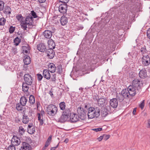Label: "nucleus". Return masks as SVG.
Masks as SVG:
<instances>
[{
    "label": "nucleus",
    "mask_w": 150,
    "mask_h": 150,
    "mask_svg": "<svg viewBox=\"0 0 150 150\" xmlns=\"http://www.w3.org/2000/svg\"><path fill=\"white\" fill-rule=\"evenodd\" d=\"M50 144V142H48L46 141V142L45 144V147H47Z\"/></svg>",
    "instance_id": "nucleus-60"
},
{
    "label": "nucleus",
    "mask_w": 150,
    "mask_h": 150,
    "mask_svg": "<svg viewBox=\"0 0 150 150\" xmlns=\"http://www.w3.org/2000/svg\"><path fill=\"white\" fill-rule=\"evenodd\" d=\"M44 111L43 110H41L40 111V114L42 116V117H43V115L44 114Z\"/></svg>",
    "instance_id": "nucleus-62"
},
{
    "label": "nucleus",
    "mask_w": 150,
    "mask_h": 150,
    "mask_svg": "<svg viewBox=\"0 0 150 150\" xmlns=\"http://www.w3.org/2000/svg\"><path fill=\"white\" fill-rule=\"evenodd\" d=\"M4 3L3 1H1V11L3 10L4 7Z\"/></svg>",
    "instance_id": "nucleus-51"
},
{
    "label": "nucleus",
    "mask_w": 150,
    "mask_h": 150,
    "mask_svg": "<svg viewBox=\"0 0 150 150\" xmlns=\"http://www.w3.org/2000/svg\"><path fill=\"white\" fill-rule=\"evenodd\" d=\"M86 111L84 110L83 108H80L78 110V115L80 119L83 120L86 118Z\"/></svg>",
    "instance_id": "nucleus-9"
},
{
    "label": "nucleus",
    "mask_w": 150,
    "mask_h": 150,
    "mask_svg": "<svg viewBox=\"0 0 150 150\" xmlns=\"http://www.w3.org/2000/svg\"><path fill=\"white\" fill-rule=\"evenodd\" d=\"M103 136H100L98 138H97V139L99 141H100L103 139Z\"/></svg>",
    "instance_id": "nucleus-56"
},
{
    "label": "nucleus",
    "mask_w": 150,
    "mask_h": 150,
    "mask_svg": "<svg viewBox=\"0 0 150 150\" xmlns=\"http://www.w3.org/2000/svg\"><path fill=\"white\" fill-rule=\"evenodd\" d=\"M35 130V128L34 127L29 129H27V131L29 133L31 134L34 133Z\"/></svg>",
    "instance_id": "nucleus-39"
},
{
    "label": "nucleus",
    "mask_w": 150,
    "mask_h": 150,
    "mask_svg": "<svg viewBox=\"0 0 150 150\" xmlns=\"http://www.w3.org/2000/svg\"><path fill=\"white\" fill-rule=\"evenodd\" d=\"M141 53L142 54V56L144 55V54H148L149 52V51L146 49V47L145 46H144L143 47H142L140 50Z\"/></svg>",
    "instance_id": "nucleus-24"
},
{
    "label": "nucleus",
    "mask_w": 150,
    "mask_h": 150,
    "mask_svg": "<svg viewBox=\"0 0 150 150\" xmlns=\"http://www.w3.org/2000/svg\"><path fill=\"white\" fill-rule=\"evenodd\" d=\"M25 130L22 126H20L19 127V132L20 134L22 135L24 133Z\"/></svg>",
    "instance_id": "nucleus-40"
},
{
    "label": "nucleus",
    "mask_w": 150,
    "mask_h": 150,
    "mask_svg": "<svg viewBox=\"0 0 150 150\" xmlns=\"http://www.w3.org/2000/svg\"><path fill=\"white\" fill-rule=\"evenodd\" d=\"M99 98V96L97 94H95L93 96V99L95 101H97Z\"/></svg>",
    "instance_id": "nucleus-42"
},
{
    "label": "nucleus",
    "mask_w": 150,
    "mask_h": 150,
    "mask_svg": "<svg viewBox=\"0 0 150 150\" xmlns=\"http://www.w3.org/2000/svg\"><path fill=\"white\" fill-rule=\"evenodd\" d=\"M111 110V107L109 105L106 106L104 108V111H105V113L103 116H106L108 113V112H110Z\"/></svg>",
    "instance_id": "nucleus-33"
},
{
    "label": "nucleus",
    "mask_w": 150,
    "mask_h": 150,
    "mask_svg": "<svg viewBox=\"0 0 150 150\" xmlns=\"http://www.w3.org/2000/svg\"><path fill=\"white\" fill-rule=\"evenodd\" d=\"M15 30V27H13L12 26L10 27L9 29V32L11 33H13Z\"/></svg>",
    "instance_id": "nucleus-47"
},
{
    "label": "nucleus",
    "mask_w": 150,
    "mask_h": 150,
    "mask_svg": "<svg viewBox=\"0 0 150 150\" xmlns=\"http://www.w3.org/2000/svg\"><path fill=\"white\" fill-rule=\"evenodd\" d=\"M141 83L139 80L137 79H135L132 81L131 85L140 91Z\"/></svg>",
    "instance_id": "nucleus-12"
},
{
    "label": "nucleus",
    "mask_w": 150,
    "mask_h": 150,
    "mask_svg": "<svg viewBox=\"0 0 150 150\" xmlns=\"http://www.w3.org/2000/svg\"><path fill=\"white\" fill-rule=\"evenodd\" d=\"M25 82L23 83H27L28 85H31L33 83L32 77L29 74H25L23 76Z\"/></svg>",
    "instance_id": "nucleus-7"
},
{
    "label": "nucleus",
    "mask_w": 150,
    "mask_h": 150,
    "mask_svg": "<svg viewBox=\"0 0 150 150\" xmlns=\"http://www.w3.org/2000/svg\"><path fill=\"white\" fill-rule=\"evenodd\" d=\"M70 117L65 115L62 114L59 119V121L61 123H64L66 121H69Z\"/></svg>",
    "instance_id": "nucleus-18"
},
{
    "label": "nucleus",
    "mask_w": 150,
    "mask_h": 150,
    "mask_svg": "<svg viewBox=\"0 0 150 150\" xmlns=\"http://www.w3.org/2000/svg\"><path fill=\"white\" fill-rule=\"evenodd\" d=\"M59 106L61 110H64L65 109V104L64 102H62L59 104Z\"/></svg>",
    "instance_id": "nucleus-38"
},
{
    "label": "nucleus",
    "mask_w": 150,
    "mask_h": 150,
    "mask_svg": "<svg viewBox=\"0 0 150 150\" xmlns=\"http://www.w3.org/2000/svg\"><path fill=\"white\" fill-rule=\"evenodd\" d=\"M6 19L4 18H1V25H4L6 22Z\"/></svg>",
    "instance_id": "nucleus-45"
},
{
    "label": "nucleus",
    "mask_w": 150,
    "mask_h": 150,
    "mask_svg": "<svg viewBox=\"0 0 150 150\" xmlns=\"http://www.w3.org/2000/svg\"><path fill=\"white\" fill-rule=\"evenodd\" d=\"M80 119L78 115L73 114L70 117L69 121L71 122H76L79 121Z\"/></svg>",
    "instance_id": "nucleus-16"
},
{
    "label": "nucleus",
    "mask_w": 150,
    "mask_h": 150,
    "mask_svg": "<svg viewBox=\"0 0 150 150\" xmlns=\"http://www.w3.org/2000/svg\"><path fill=\"white\" fill-rule=\"evenodd\" d=\"M21 142L20 138L17 136H13L11 140V144L16 146L19 145Z\"/></svg>",
    "instance_id": "nucleus-10"
},
{
    "label": "nucleus",
    "mask_w": 150,
    "mask_h": 150,
    "mask_svg": "<svg viewBox=\"0 0 150 150\" xmlns=\"http://www.w3.org/2000/svg\"><path fill=\"white\" fill-rule=\"evenodd\" d=\"M100 114V109L98 107H90L88 110L87 115L89 119H92L95 117H98Z\"/></svg>",
    "instance_id": "nucleus-2"
},
{
    "label": "nucleus",
    "mask_w": 150,
    "mask_h": 150,
    "mask_svg": "<svg viewBox=\"0 0 150 150\" xmlns=\"http://www.w3.org/2000/svg\"><path fill=\"white\" fill-rule=\"evenodd\" d=\"M131 97L134 96L137 93H139L140 91L134 87L132 85H129L127 88Z\"/></svg>",
    "instance_id": "nucleus-5"
},
{
    "label": "nucleus",
    "mask_w": 150,
    "mask_h": 150,
    "mask_svg": "<svg viewBox=\"0 0 150 150\" xmlns=\"http://www.w3.org/2000/svg\"><path fill=\"white\" fill-rule=\"evenodd\" d=\"M23 60L24 63L25 65H28L31 62V59L30 57L28 55H25L24 56Z\"/></svg>",
    "instance_id": "nucleus-25"
},
{
    "label": "nucleus",
    "mask_w": 150,
    "mask_h": 150,
    "mask_svg": "<svg viewBox=\"0 0 150 150\" xmlns=\"http://www.w3.org/2000/svg\"><path fill=\"white\" fill-rule=\"evenodd\" d=\"M15 146L10 145L8 147V150H16Z\"/></svg>",
    "instance_id": "nucleus-46"
},
{
    "label": "nucleus",
    "mask_w": 150,
    "mask_h": 150,
    "mask_svg": "<svg viewBox=\"0 0 150 150\" xmlns=\"http://www.w3.org/2000/svg\"><path fill=\"white\" fill-rule=\"evenodd\" d=\"M48 70L51 73H54L55 71L56 67L54 64L52 63H50L48 65Z\"/></svg>",
    "instance_id": "nucleus-21"
},
{
    "label": "nucleus",
    "mask_w": 150,
    "mask_h": 150,
    "mask_svg": "<svg viewBox=\"0 0 150 150\" xmlns=\"http://www.w3.org/2000/svg\"><path fill=\"white\" fill-rule=\"evenodd\" d=\"M48 47L50 49H54L55 44L54 41L52 39L49 40L47 42Z\"/></svg>",
    "instance_id": "nucleus-23"
},
{
    "label": "nucleus",
    "mask_w": 150,
    "mask_h": 150,
    "mask_svg": "<svg viewBox=\"0 0 150 150\" xmlns=\"http://www.w3.org/2000/svg\"><path fill=\"white\" fill-rule=\"evenodd\" d=\"M67 9V4L64 3L60 5L59 7V10L61 13L63 14H66Z\"/></svg>",
    "instance_id": "nucleus-11"
},
{
    "label": "nucleus",
    "mask_w": 150,
    "mask_h": 150,
    "mask_svg": "<svg viewBox=\"0 0 150 150\" xmlns=\"http://www.w3.org/2000/svg\"><path fill=\"white\" fill-rule=\"evenodd\" d=\"M136 108H134L133 111V115H135L136 114Z\"/></svg>",
    "instance_id": "nucleus-63"
},
{
    "label": "nucleus",
    "mask_w": 150,
    "mask_h": 150,
    "mask_svg": "<svg viewBox=\"0 0 150 150\" xmlns=\"http://www.w3.org/2000/svg\"><path fill=\"white\" fill-rule=\"evenodd\" d=\"M102 128H95L92 129V130L96 132H98V131H100L102 130Z\"/></svg>",
    "instance_id": "nucleus-52"
},
{
    "label": "nucleus",
    "mask_w": 150,
    "mask_h": 150,
    "mask_svg": "<svg viewBox=\"0 0 150 150\" xmlns=\"http://www.w3.org/2000/svg\"><path fill=\"white\" fill-rule=\"evenodd\" d=\"M131 97L128 90L126 88L122 90L121 93L117 94V98L120 102H123L125 99H128L130 98Z\"/></svg>",
    "instance_id": "nucleus-3"
},
{
    "label": "nucleus",
    "mask_w": 150,
    "mask_h": 150,
    "mask_svg": "<svg viewBox=\"0 0 150 150\" xmlns=\"http://www.w3.org/2000/svg\"><path fill=\"white\" fill-rule=\"evenodd\" d=\"M32 147L28 143L23 142L22 146H21L20 150H31Z\"/></svg>",
    "instance_id": "nucleus-14"
},
{
    "label": "nucleus",
    "mask_w": 150,
    "mask_h": 150,
    "mask_svg": "<svg viewBox=\"0 0 150 150\" xmlns=\"http://www.w3.org/2000/svg\"><path fill=\"white\" fill-rule=\"evenodd\" d=\"M38 120L42 119V116L41 115L40 113H38Z\"/></svg>",
    "instance_id": "nucleus-55"
},
{
    "label": "nucleus",
    "mask_w": 150,
    "mask_h": 150,
    "mask_svg": "<svg viewBox=\"0 0 150 150\" xmlns=\"http://www.w3.org/2000/svg\"><path fill=\"white\" fill-rule=\"evenodd\" d=\"M97 102L98 106L100 107H103L108 103L107 99L105 97L100 98Z\"/></svg>",
    "instance_id": "nucleus-8"
},
{
    "label": "nucleus",
    "mask_w": 150,
    "mask_h": 150,
    "mask_svg": "<svg viewBox=\"0 0 150 150\" xmlns=\"http://www.w3.org/2000/svg\"><path fill=\"white\" fill-rule=\"evenodd\" d=\"M40 125H42L43 124V122L42 119L38 120Z\"/></svg>",
    "instance_id": "nucleus-61"
},
{
    "label": "nucleus",
    "mask_w": 150,
    "mask_h": 150,
    "mask_svg": "<svg viewBox=\"0 0 150 150\" xmlns=\"http://www.w3.org/2000/svg\"><path fill=\"white\" fill-rule=\"evenodd\" d=\"M56 74H53L52 75L51 77L50 78V80L52 82H55L56 80Z\"/></svg>",
    "instance_id": "nucleus-41"
},
{
    "label": "nucleus",
    "mask_w": 150,
    "mask_h": 150,
    "mask_svg": "<svg viewBox=\"0 0 150 150\" xmlns=\"http://www.w3.org/2000/svg\"><path fill=\"white\" fill-rule=\"evenodd\" d=\"M29 15H31L32 17H33L34 18H36L37 17L36 13L33 11H31V14H29Z\"/></svg>",
    "instance_id": "nucleus-44"
},
{
    "label": "nucleus",
    "mask_w": 150,
    "mask_h": 150,
    "mask_svg": "<svg viewBox=\"0 0 150 150\" xmlns=\"http://www.w3.org/2000/svg\"><path fill=\"white\" fill-rule=\"evenodd\" d=\"M29 99L30 103L32 105L33 104L35 101V98L34 96L32 95H30L29 97Z\"/></svg>",
    "instance_id": "nucleus-35"
},
{
    "label": "nucleus",
    "mask_w": 150,
    "mask_h": 150,
    "mask_svg": "<svg viewBox=\"0 0 150 150\" xmlns=\"http://www.w3.org/2000/svg\"><path fill=\"white\" fill-rule=\"evenodd\" d=\"M57 72L59 74H61L63 71L62 66L61 65H59L57 67Z\"/></svg>",
    "instance_id": "nucleus-36"
},
{
    "label": "nucleus",
    "mask_w": 150,
    "mask_h": 150,
    "mask_svg": "<svg viewBox=\"0 0 150 150\" xmlns=\"http://www.w3.org/2000/svg\"><path fill=\"white\" fill-rule=\"evenodd\" d=\"M14 42L16 45H18L21 42V40L18 37L16 38L14 40Z\"/></svg>",
    "instance_id": "nucleus-43"
},
{
    "label": "nucleus",
    "mask_w": 150,
    "mask_h": 150,
    "mask_svg": "<svg viewBox=\"0 0 150 150\" xmlns=\"http://www.w3.org/2000/svg\"><path fill=\"white\" fill-rule=\"evenodd\" d=\"M58 145L59 144L57 145L56 146L52 147L50 149V150H55L58 147Z\"/></svg>",
    "instance_id": "nucleus-59"
},
{
    "label": "nucleus",
    "mask_w": 150,
    "mask_h": 150,
    "mask_svg": "<svg viewBox=\"0 0 150 150\" xmlns=\"http://www.w3.org/2000/svg\"><path fill=\"white\" fill-rule=\"evenodd\" d=\"M139 76L140 78L144 79L147 76L146 71L145 69H141L139 73Z\"/></svg>",
    "instance_id": "nucleus-19"
},
{
    "label": "nucleus",
    "mask_w": 150,
    "mask_h": 150,
    "mask_svg": "<svg viewBox=\"0 0 150 150\" xmlns=\"http://www.w3.org/2000/svg\"><path fill=\"white\" fill-rule=\"evenodd\" d=\"M37 47L38 50L41 52H45L47 50L45 45L43 43H41L38 44Z\"/></svg>",
    "instance_id": "nucleus-17"
},
{
    "label": "nucleus",
    "mask_w": 150,
    "mask_h": 150,
    "mask_svg": "<svg viewBox=\"0 0 150 150\" xmlns=\"http://www.w3.org/2000/svg\"><path fill=\"white\" fill-rule=\"evenodd\" d=\"M37 76L38 77V80L39 81H40L41 80L43 77L40 74H37Z\"/></svg>",
    "instance_id": "nucleus-49"
},
{
    "label": "nucleus",
    "mask_w": 150,
    "mask_h": 150,
    "mask_svg": "<svg viewBox=\"0 0 150 150\" xmlns=\"http://www.w3.org/2000/svg\"><path fill=\"white\" fill-rule=\"evenodd\" d=\"M27 100L26 98L25 97L23 96L21 98L20 103L22 105L25 106L26 104Z\"/></svg>",
    "instance_id": "nucleus-28"
},
{
    "label": "nucleus",
    "mask_w": 150,
    "mask_h": 150,
    "mask_svg": "<svg viewBox=\"0 0 150 150\" xmlns=\"http://www.w3.org/2000/svg\"><path fill=\"white\" fill-rule=\"evenodd\" d=\"M33 19L31 15L26 16L25 20L21 22V28L24 30H27L28 28H30L33 26Z\"/></svg>",
    "instance_id": "nucleus-1"
},
{
    "label": "nucleus",
    "mask_w": 150,
    "mask_h": 150,
    "mask_svg": "<svg viewBox=\"0 0 150 150\" xmlns=\"http://www.w3.org/2000/svg\"><path fill=\"white\" fill-rule=\"evenodd\" d=\"M60 21L62 25H64L67 23L68 19L66 17L62 16L60 19Z\"/></svg>",
    "instance_id": "nucleus-26"
},
{
    "label": "nucleus",
    "mask_w": 150,
    "mask_h": 150,
    "mask_svg": "<svg viewBox=\"0 0 150 150\" xmlns=\"http://www.w3.org/2000/svg\"><path fill=\"white\" fill-rule=\"evenodd\" d=\"M144 100L142 101V102L139 105V107L141 109H143L144 108Z\"/></svg>",
    "instance_id": "nucleus-48"
},
{
    "label": "nucleus",
    "mask_w": 150,
    "mask_h": 150,
    "mask_svg": "<svg viewBox=\"0 0 150 150\" xmlns=\"http://www.w3.org/2000/svg\"><path fill=\"white\" fill-rule=\"evenodd\" d=\"M29 88L28 85L25 83H23L22 84V89L23 91L25 93L28 92Z\"/></svg>",
    "instance_id": "nucleus-30"
},
{
    "label": "nucleus",
    "mask_w": 150,
    "mask_h": 150,
    "mask_svg": "<svg viewBox=\"0 0 150 150\" xmlns=\"http://www.w3.org/2000/svg\"><path fill=\"white\" fill-rule=\"evenodd\" d=\"M12 52H13L14 54H15L17 52V49H13L12 50Z\"/></svg>",
    "instance_id": "nucleus-64"
},
{
    "label": "nucleus",
    "mask_w": 150,
    "mask_h": 150,
    "mask_svg": "<svg viewBox=\"0 0 150 150\" xmlns=\"http://www.w3.org/2000/svg\"><path fill=\"white\" fill-rule=\"evenodd\" d=\"M15 120L16 122L18 123H19L21 121L17 117H16L15 118Z\"/></svg>",
    "instance_id": "nucleus-54"
},
{
    "label": "nucleus",
    "mask_w": 150,
    "mask_h": 150,
    "mask_svg": "<svg viewBox=\"0 0 150 150\" xmlns=\"http://www.w3.org/2000/svg\"><path fill=\"white\" fill-rule=\"evenodd\" d=\"M24 106L21 103H18L16 104V108L17 110L18 111H21L24 109Z\"/></svg>",
    "instance_id": "nucleus-31"
},
{
    "label": "nucleus",
    "mask_w": 150,
    "mask_h": 150,
    "mask_svg": "<svg viewBox=\"0 0 150 150\" xmlns=\"http://www.w3.org/2000/svg\"><path fill=\"white\" fill-rule=\"evenodd\" d=\"M43 75L44 77L47 80L50 79L51 75L48 70L44 69L43 71Z\"/></svg>",
    "instance_id": "nucleus-22"
},
{
    "label": "nucleus",
    "mask_w": 150,
    "mask_h": 150,
    "mask_svg": "<svg viewBox=\"0 0 150 150\" xmlns=\"http://www.w3.org/2000/svg\"><path fill=\"white\" fill-rule=\"evenodd\" d=\"M30 120L29 119L28 116L24 114L23 115L22 118V122L24 124H27L28 123Z\"/></svg>",
    "instance_id": "nucleus-29"
},
{
    "label": "nucleus",
    "mask_w": 150,
    "mask_h": 150,
    "mask_svg": "<svg viewBox=\"0 0 150 150\" xmlns=\"http://www.w3.org/2000/svg\"><path fill=\"white\" fill-rule=\"evenodd\" d=\"M117 98H113L110 100V104L113 108H117L118 106V102Z\"/></svg>",
    "instance_id": "nucleus-15"
},
{
    "label": "nucleus",
    "mask_w": 150,
    "mask_h": 150,
    "mask_svg": "<svg viewBox=\"0 0 150 150\" xmlns=\"http://www.w3.org/2000/svg\"><path fill=\"white\" fill-rule=\"evenodd\" d=\"M71 114V110L69 108H66L65 110L63 112L62 114L65 115H66L70 117V115Z\"/></svg>",
    "instance_id": "nucleus-32"
},
{
    "label": "nucleus",
    "mask_w": 150,
    "mask_h": 150,
    "mask_svg": "<svg viewBox=\"0 0 150 150\" xmlns=\"http://www.w3.org/2000/svg\"><path fill=\"white\" fill-rule=\"evenodd\" d=\"M30 47L29 45L26 46H23L22 47V51L23 53L24 54H28L29 52Z\"/></svg>",
    "instance_id": "nucleus-27"
},
{
    "label": "nucleus",
    "mask_w": 150,
    "mask_h": 150,
    "mask_svg": "<svg viewBox=\"0 0 150 150\" xmlns=\"http://www.w3.org/2000/svg\"><path fill=\"white\" fill-rule=\"evenodd\" d=\"M46 111L47 114L50 116H54L57 114L58 108L54 105H49L47 107Z\"/></svg>",
    "instance_id": "nucleus-4"
},
{
    "label": "nucleus",
    "mask_w": 150,
    "mask_h": 150,
    "mask_svg": "<svg viewBox=\"0 0 150 150\" xmlns=\"http://www.w3.org/2000/svg\"><path fill=\"white\" fill-rule=\"evenodd\" d=\"M43 35L45 38L50 39L52 36V32L48 30H45L43 33Z\"/></svg>",
    "instance_id": "nucleus-20"
},
{
    "label": "nucleus",
    "mask_w": 150,
    "mask_h": 150,
    "mask_svg": "<svg viewBox=\"0 0 150 150\" xmlns=\"http://www.w3.org/2000/svg\"><path fill=\"white\" fill-rule=\"evenodd\" d=\"M16 17L17 20L21 22L20 25H21V22L22 21H24V20H23V17L21 14H19L16 16Z\"/></svg>",
    "instance_id": "nucleus-37"
},
{
    "label": "nucleus",
    "mask_w": 150,
    "mask_h": 150,
    "mask_svg": "<svg viewBox=\"0 0 150 150\" xmlns=\"http://www.w3.org/2000/svg\"><path fill=\"white\" fill-rule=\"evenodd\" d=\"M142 61L143 65L145 66L149 65L150 63V52L146 55H143L142 58Z\"/></svg>",
    "instance_id": "nucleus-6"
},
{
    "label": "nucleus",
    "mask_w": 150,
    "mask_h": 150,
    "mask_svg": "<svg viewBox=\"0 0 150 150\" xmlns=\"http://www.w3.org/2000/svg\"><path fill=\"white\" fill-rule=\"evenodd\" d=\"M146 34L148 38L150 39V28L147 30Z\"/></svg>",
    "instance_id": "nucleus-50"
},
{
    "label": "nucleus",
    "mask_w": 150,
    "mask_h": 150,
    "mask_svg": "<svg viewBox=\"0 0 150 150\" xmlns=\"http://www.w3.org/2000/svg\"><path fill=\"white\" fill-rule=\"evenodd\" d=\"M103 138H104V139L105 140H107L110 137V136L109 135H103Z\"/></svg>",
    "instance_id": "nucleus-53"
},
{
    "label": "nucleus",
    "mask_w": 150,
    "mask_h": 150,
    "mask_svg": "<svg viewBox=\"0 0 150 150\" xmlns=\"http://www.w3.org/2000/svg\"><path fill=\"white\" fill-rule=\"evenodd\" d=\"M52 140V136H49L47 139V142L50 143V142Z\"/></svg>",
    "instance_id": "nucleus-57"
},
{
    "label": "nucleus",
    "mask_w": 150,
    "mask_h": 150,
    "mask_svg": "<svg viewBox=\"0 0 150 150\" xmlns=\"http://www.w3.org/2000/svg\"><path fill=\"white\" fill-rule=\"evenodd\" d=\"M53 49L49 48L46 50L45 52L47 56L50 59H52L54 55V52L53 50Z\"/></svg>",
    "instance_id": "nucleus-13"
},
{
    "label": "nucleus",
    "mask_w": 150,
    "mask_h": 150,
    "mask_svg": "<svg viewBox=\"0 0 150 150\" xmlns=\"http://www.w3.org/2000/svg\"><path fill=\"white\" fill-rule=\"evenodd\" d=\"M33 127H34L33 126V124H30L28 125V129H29Z\"/></svg>",
    "instance_id": "nucleus-58"
},
{
    "label": "nucleus",
    "mask_w": 150,
    "mask_h": 150,
    "mask_svg": "<svg viewBox=\"0 0 150 150\" xmlns=\"http://www.w3.org/2000/svg\"><path fill=\"white\" fill-rule=\"evenodd\" d=\"M11 8L8 6H7L5 8V10L4 11V12L5 14H10L11 12Z\"/></svg>",
    "instance_id": "nucleus-34"
}]
</instances>
